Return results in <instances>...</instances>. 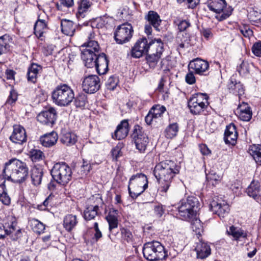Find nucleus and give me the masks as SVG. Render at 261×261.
<instances>
[{
  "instance_id": "1",
  "label": "nucleus",
  "mask_w": 261,
  "mask_h": 261,
  "mask_svg": "<svg viewBox=\"0 0 261 261\" xmlns=\"http://www.w3.org/2000/svg\"><path fill=\"white\" fill-rule=\"evenodd\" d=\"M180 169V166L171 160L163 161L155 165L153 174L160 185L159 190L162 195L167 192Z\"/></svg>"
},
{
  "instance_id": "2",
  "label": "nucleus",
  "mask_w": 261,
  "mask_h": 261,
  "mask_svg": "<svg viewBox=\"0 0 261 261\" xmlns=\"http://www.w3.org/2000/svg\"><path fill=\"white\" fill-rule=\"evenodd\" d=\"M29 169L26 163L16 158H12L6 162L3 170L5 180L13 183L21 184L29 177Z\"/></svg>"
},
{
  "instance_id": "3",
  "label": "nucleus",
  "mask_w": 261,
  "mask_h": 261,
  "mask_svg": "<svg viewBox=\"0 0 261 261\" xmlns=\"http://www.w3.org/2000/svg\"><path fill=\"white\" fill-rule=\"evenodd\" d=\"M50 174L52 179L48 184V188L50 191H54L57 185L64 187L69 183L72 179V171L67 164L61 162L54 164Z\"/></svg>"
},
{
  "instance_id": "4",
  "label": "nucleus",
  "mask_w": 261,
  "mask_h": 261,
  "mask_svg": "<svg viewBox=\"0 0 261 261\" xmlns=\"http://www.w3.org/2000/svg\"><path fill=\"white\" fill-rule=\"evenodd\" d=\"M53 103L61 107L69 106L74 98V92L68 85L60 84L51 92Z\"/></svg>"
},
{
  "instance_id": "5",
  "label": "nucleus",
  "mask_w": 261,
  "mask_h": 261,
  "mask_svg": "<svg viewBox=\"0 0 261 261\" xmlns=\"http://www.w3.org/2000/svg\"><path fill=\"white\" fill-rule=\"evenodd\" d=\"M199 206L198 199L195 196L182 198L177 207L178 215L181 219L190 221L196 217Z\"/></svg>"
},
{
  "instance_id": "6",
  "label": "nucleus",
  "mask_w": 261,
  "mask_h": 261,
  "mask_svg": "<svg viewBox=\"0 0 261 261\" xmlns=\"http://www.w3.org/2000/svg\"><path fill=\"white\" fill-rule=\"evenodd\" d=\"M142 252L144 258L149 261L165 259L168 256L164 246L158 241H153L145 243Z\"/></svg>"
},
{
  "instance_id": "7",
  "label": "nucleus",
  "mask_w": 261,
  "mask_h": 261,
  "mask_svg": "<svg viewBox=\"0 0 261 261\" xmlns=\"http://www.w3.org/2000/svg\"><path fill=\"white\" fill-rule=\"evenodd\" d=\"M148 179L146 175L142 173H137L133 175L129 178L128 191L129 196L136 199L148 188Z\"/></svg>"
},
{
  "instance_id": "8",
  "label": "nucleus",
  "mask_w": 261,
  "mask_h": 261,
  "mask_svg": "<svg viewBox=\"0 0 261 261\" xmlns=\"http://www.w3.org/2000/svg\"><path fill=\"white\" fill-rule=\"evenodd\" d=\"M206 93H197L192 95L188 100V107L193 115H200L206 110L209 102Z\"/></svg>"
},
{
  "instance_id": "9",
  "label": "nucleus",
  "mask_w": 261,
  "mask_h": 261,
  "mask_svg": "<svg viewBox=\"0 0 261 261\" xmlns=\"http://www.w3.org/2000/svg\"><path fill=\"white\" fill-rule=\"evenodd\" d=\"M131 138L138 152L144 153L149 144V140L148 135L141 125L136 124L134 126Z\"/></svg>"
},
{
  "instance_id": "10",
  "label": "nucleus",
  "mask_w": 261,
  "mask_h": 261,
  "mask_svg": "<svg viewBox=\"0 0 261 261\" xmlns=\"http://www.w3.org/2000/svg\"><path fill=\"white\" fill-rule=\"evenodd\" d=\"M207 7L211 11L217 14L215 18L219 21L228 18L233 11L231 7L227 6L225 0H212L208 4Z\"/></svg>"
},
{
  "instance_id": "11",
  "label": "nucleus",
  "mask_w": 261,
  "mask_h": 261,
  "mask_svg": "<svg viewBox=\"0 0 261 261\" xmlns=\"http://www.w3.org/2000/svg\"><path fill=\"white\" fill-rule=\"evenodd\" d=\"M133 33L132 24L128 22L124 23L117 26L114 32V38L117 44H123L129 41Z\"/></svg>"
},
{
  "instance_id": "12",
  "label": "nucleus",
  "mask_w": 261,
  "mask_h": 261,
  "mask_svg": "<svg viewBox=\"0 0 261 261\" xmlns=\"http://www.w3.org/2000/svg\"><path fill=\"white\" fill-rule=\"evenodd\" d=\"M156 40L158 39H154L148 43L147 39L145 37L139 39L132 48V56L135 58L141 57L144 54L148 51L150 46H153L154 45Z\"/></svg>"
},
{
  "instance_id": "13",
  "label": "nucleus",
  "mask_w": 261,
  "mask_h": 261,
  "mask_svg": "<svg viewBox=\"0 0 261 261\" xmlns=\"http://www.w3.org/2000/svg\"><path fill=\"white\" fill-rule=\"evenodd\" d=\"M57 118L56 109L49 107L41 111L37 116V120L43 125L53 126Z\"/></svg>"
},
{
  "instance_id": "14",
  "label": "nucleus",
  "mask_w": 261,
  "mask_h": 261,
  "mask_svg": "<svg viewBox=\"0 0 261 261\" xmlns=\"http://www.w3.org/2000/svg\"><path fill=\"white\" fill-rule=\"evenodd\" d=\"M100 87V79L96 75H89L86 76L82 82V88L84 91L87 93H94Z\"/></svg>"
},
{
  "instance_id": "15",
  "label": "nucleus",
  "mask_w": 261,
  "mask_h": 261,
  "mask_svg": "<svg viewBox=\"0 0 261 261\" xmlns=\"http://www.w3.org/2000/svg\"><path fill=\"white\" fill-rule=\"evenodd\" d=\"M153 47L155 48V53L147 54L146 57V60L150 68H154L161 58L164 49V43L161 39H158Z\"/></svg>"
},
{
  "instance_id": "16",
  "label": "nucleus",
  "mask_w": 261,
  "mask_h": 261,
  "mask_svg": "<svg viewBox=\"0 0 261 261\" xmlns=\"http://www.w3.org/2000/svg\"><path fill=\"white\" fill-rule=\"evenodd\" d=\"M208 62L199 58L190 61L188 65V69L193 70L195 74L199 75H207L209 69Z\"/></svg>"
},
{
  "instance_id": "17",
  "label": "nucleus",
  "mask_w": 261,
  "mask_h": 261,
  "mask_svg": "<svg viewBox=\"0 0 261 261\" xmlns=\"http://www.w3.org/2000/svg\"><path fill=\"white\" fill-rule=\"evenodd\" d=\"M210 209L220 219L227 216L229 212V205L226 201L221 200H213L210 204Z\"/></svg>"
},
{
  "instance_id": "18",
  "label": "nucleus",
  "mask_w": 261,
  "mask_h": 261,
  "mask_svg": "<svg viewBox=\"0 0 261 261\" xmlns=\"http://www.w3.org/2000/svg\"><path fill=\"white\" fill-rule=\"evenodd\" d=\"M129 129L128 120L123 119L118 124L114 132L112 134V138L117 140H122L127 136Z\"/></svg>"
},
{
  "instance_id": "19",
  "label": "nucleus",
  "mask_w": 261,
  "mask_h": 261,
  "mask_svg": "<svg viewBox=\"0 0 261 261\" xmlns=\"http://www.w3.org/2000/svg\"><path fill=\"white\" fill-rule=\"evenodd\" d=\"M109 59L107 56L103 53H99L95 60H94V67H95L97 73L102 75L106 73L108 71Z\"/></svg>"
},
{
  "instance_id": "20",
  "label": "nucleus",
  "mask_w": 261,
  "mask_h": 261,
  "mask_svg": "<svg viewBox=\"0 0 261 261\" xmlns=\"http://www.w3.org/2000/svg\"><path fill=\"white\" fill-rule=\"evenodd\" d=\"M227 87L229 93L239 97L245 93V87L242 83L237 80L234 75L229 79Z\"/></svg>"
},
{
  "instance_id": "21",
  "label": "nucleus",
  "mask_w": 261,
  "mask_h": 261,
  "mask_svg": "<svg viewBox=\"0 0 261 261\" xmlns=\"http://www.w3.org/2000/svg\"><path fill=\"white\" fill-rule=\"evenodd\" d=\"M198 242L195 243L194 250L196 252L197 258L204 259L211 253V249L207 242L198 239Z\"/></svg>"
},
{
  "instance_id": "22",
  "label": "nucleus",
  "mask_w": 261,
  "mask_h": 261,
  "mask_svg": "<svg viewBox=\"0 0 261 261\" xmlns=\"http://www.w3.org/2000/svg\"><path fill=\"white\" fill-rule=\"evenodd\" d=\"M238 134L234 123H231L227 125L224 135V141L225 144L233 146L236 145Z\"/></svg>"
},
{
  "instance_id": "23",
  "label": "nucleus",
  "mask_w": 261,
  "mask_h": 261,
  "mask_svg": "<svg viewBox=\"0 0 261 261\" xmlns=\"http://www.w3.org/2000/svg\"><path fill=\"white\" fill-rule=\"evenodd\" d=\"M9 138L15 144H22L27 140L25 129L20 125L14 126L13 132Z\"/></svg>"
},
{
  "instance_id": "24",
  "label": "nucleus",
  "mask_w": 261,
  "mask_h": 261,
  "mask_svg": "<svg viewBox=\"0 0 261 261\" xmlns=\"http://www.w3.org/2000/svg\"><path fill=\"white\" fill-rule=\"evenodd\" d=\"M246 193L250 197L257 202L261 200V185L258 180H253L246 190Z\"/></svg>"
},
{
  "instance_id": "25",
  "label": "nucleus",
  "mask_w": 261,
  "mask_h": 261,
  "mask_svg": "<svg viewBox=\"0 0 261 261\" xmlns=\"http://www.w3.org/2000/svg\"><path fill=\"white\" fill-rule=\"evenodd\" d=\"M79 223L77 216L72 214H66L63 218V227L68 232L74 230Z\"/></svg>"
},
{
  "instance_id": "26",
  "label": "nucleus",
  "mask_w": 261,
  "mask_h": 261,
  "mask_svg": "<svg viewBox=\"0 0 261 261\" xmlns=\"http://www.w3.org/2000/svg\"><path fill=\"white\" fill-rule=\"evenodd\" d=\"M95 34L93 32L90 33L88 41L81 46V51L91 50L93 53L99 54L100 53V46L97 41L94 40Z\"/></svg>"
},
{
  "instance_id": "27",
  "label": "nucleus",
  "mask_w": 261,
  "mask_h": 261,
  "mask_svg": "<svg viewBox=\"0 0 261 261\" xmlns=\"http://www.w3.org/2000/svg\"><path fill=\"white\" fill-rule=\"evenodd\" d=\"M227 234L231 237L232 240L237 242L241 241L242 239H246L247 237V233L242 228L232 225L227 229Z\"/></svg>"
},
{
  "instance_id": "28",
  "label": "nucleus",
  "mask_w": 261,
  "mask_h": 261,
  "mask_svg": "<svg viewBox=\"0 0 261 261\" xmlns=\"http://www.w3.org/2000/svg\"><path fill=\"white\" fill-rule=\"evenodd\" d=\"M77 11L76 16L79 20L85 17L88 11H89L92 3L89 0H80L77 2Z\"/></svg>"
},
{
  "instance_id": "29",
  "label": "nucleus",
  "mask_w": 261,
  "mask_h": 261,
  "mask_svg": "<svg viewBox=\"0 0 261 261\" xmlns=\"http://www.w3.org/2000/svg\"><path fill=\"white\" fill-rule=\"evenodd\" d=\"M43 174V168L41 166H34L31 170L32 184L35 186L40 185L42 181Z\"/></svg>"
},
{
  "instance_id": "30",
  "label": "nucleus",
  "mask_w": 261,
  "mask_h": 261,
  "mask_svg": "<svg viewBox=\"0 0 261 261\" xmlns=\"http://www.w3.org/2000/svg\"><path fill=\"white\" fill-rule=\"evenodd\" d=\"M58 135L57 132L52 131L45 134L40 138L41 144L44 147H50L55 145L57 142Z\"/></svg>"
},
{
  "instance_id": "31",
  "label": "nucleus",
  "mask_w": 261,
  "mask_h": 261,
  "mask_svg": "<svg viewBox=\"0 0 261 261\" xmlns=\"http://www.w3.org/2000/svg\"><path fill=\"white\" fill-rule=\"evenodd\" d=\"M81 57L85 66L87 68H92L94 66V60L98 54L93 53L91 50L81 51Z\"/></svg>"
},
{
  "instance_id": "32",
  "label": "nucleus",
  "mask_w": 261,
  "mask_h": 261,
  "mask_svg": "<svg viewBox=\"0 0 261 261\" xmlns=\"http://www.w3.org/2000/svg\"><path fill=\"white\" fill-rule=\"evenodd\" d=\"M145 19L156 31H160L159 27L161 25L162 20L156 12L152 10L149 11L148 13L145 16Z\"/></svg>"
},
{
  "instance_id": "33",
  "label": "nucleus",
  "mask_w": 261,
  "mask_h": 261,
  "mask_svg": "<svg viewBox=\"0 0 261 261\" xmlns=\"http://www.w3.org/2000/svg\"><path fill=\"white\" fill-rule=\"evenodd\" d=\"M238 110V117L239 119L243 121H249L252 118V112L251 108L247 103L243 102L239 106Z\"/></svg>"
},
{
  "instance_id": "34",
  "label": "nucleus",
  "mask_w": 261,
  "mask_h": 261,
  "mask_svg": "<svg viewBox=\"0 0 261 261\" xmlns=\"http://www.w3.org/2000/svg\"><path fill=\"white\" fill-rule=\"evenodd\" d=\"M118 211L114 208H110L106 219L109 224V229L117 228L118 226Z\"/></svg>"
},
{
  "instance_id": "35",
  "label": "nucleus",
  "mask_w": 261,
  "mask_h": 261,
  "mask_svg": "<svg viewBox=\"0 0 261 261\" xmlns=\"http://www.w3.org/2000/svg\"><path fill=\"white\" fill-rule=\"evenodd\" d=\"M10 222L6 223V226H4L0 223V239H3L8 233L12 232L14 230V227L16 225V218L11 217L9 218Z\"/></svg>"
},
{
  "instance_id": "36",
  "label": "nucleus",
  "mask_w": 261,
  "mask_h": 261,
  "mask_svg": "<svg viewBox=\"0 0 261 261\" xmlns=\"http://www.w3.org/2000/svg\"><path fill=\"white\" fill-rule=\"evenodd\" d=\"M248 152L257 165L261 166V145L253 144L249 148Z\"/></svg>"
},
{
  "instance_id": "37",
  "label": "nucleus",
  "mask_w": 261,
  "mask_h": 261,
  "mask_svg": "<svg viewBox=\"0 0 261 261\" xmlns=\"http://www.w3.org/2000/svg\"><path fill=\"white\" fill-rule=\"evenodd\" d=\"M61 31L63 34L67 36H73L75 30L74 23L70 20H62L61 23Z\"/></svg>"
},
{
  "instance_id": "38",
  "label": "nucleus",
  "mask_w": 261,
  "mask_h": 261,
  "mask_svg": "<svg viewBox=\"0 0 261 261\" xmlns=\"http://www.w3.org/2000/svg\"><path fill=\"white\" fill-rule=\"evenodd\" d=\"M121 242L122 244H133L135 241L134 235L130 230L124 227L120 228Z\"/></svg>"
},
{
  "instance_id": "39",
  "label": "nucleus",
  "mask_w": 261,
  "mask_h": 261,
  "mask_svg": "<svg viewBox=\"0 0 261 261\" xmlns=\"http://www.w3.org/2000/svg\"><path fill=\"white\" fill-rule=\"evenodd\" d=\"M42 68L40 65L36 63H32L28 70V80L33 83H35L37 81L39 71Z\"/></svg>"
},
{
  "instance_id": "40",
  "label": "nucleus",
  "mask_w": 261,
  "mask_h": 261,
  "mask_svg": "<svg viewBox=\"0 0 261 261\" xmlns=\"http://www.w3.org/2000/svg\"><path fill=\"white\" fill-rule=\"evenodd\" d=\"M126 106L129 109H137L141 110L144 106V101L136 95H131L126 103Z\"/></svg>"
},
{
  "instance_id": "41",
  "label": "nucleus",
  "mask_w": 261,
  "mask_h": 261,
  "mask_svg": "<svg viewBox=\"0 0 261 261\" xmlns=\"http://www.w3.org/2000/svg\"><path fill=\"white\" fill-rule=\"evenodd\" d=\"M34 34L38 38H41L47 30V24L44 20L38 19L34 25Z\"/></svg>"
},
{
  "instance_id": "42",
  "label": "nucleus",
  "mask_w": 261,
  "mask_h": 261,
  "mask_svg": "<svg viewBox=\"0 0 261 261\" xmlns=\"http://www.w3.org/2000/svg\"><path fill=\"white\" fill-rule=\"evenodd\" d=\"M99 206L98 205H89L84 211L83 217L85 220L94 219L97 215Z\"/></svg>"
},
{
  "instance_id": "43",
  "label": "nucleus",
  "mask_w": 261,
  "mask_h": 261,
  "mask_svg": "<svg viewBox=\"0 0 261 261\" xmlns=\"http://www.w3.org/2000/svg\"><path fill=\"white\" fill-rule=\"evenodd\" d=\"M178 131V124L176 122L171 123L165 130V136L168 139H172L177 136Z\"/></svg>"
},
{
  "instance_id": "44",
  "label": "nucleus",
  "mask_w": 261,
  "mask_h": 261,
  "mask_svg": "<svg viewBox=\"0 0 261 261\" xmlns=\"http://www.w3.org/2000/svg\"><path fill=\"white\" fill-rule=\"evenodd\" d=\"M60 140L62 143L66 146H71L76 142V136L71 132H65L62 134Z\"/></svg>"
},
{
  "instance_id": "45",
  "label": "nucleus",
  "mask_w": 261,
  "mask_h": 261,
  "mask_svg": "<svg viewBox=\"0 0 261 261\" xmlns=\"http://www.w3.org/2000/svg\"><path fill=\"white\" fill-rule=\"evenodd\" d=\"M189 37L187 33H178L176 39V43L177 46V49H183L186 47H188L189 44Z\"/></svg>"
},
{
  "instance_id": "46",
  "label": "nucleus",
  "mask_w": 261,
  "mask_h": 261,
  "mask_svg": "<svg viewBox=\"0 0 261 261\" xmlns=\"http://www.w3.org/2000/svg\"><path fill=\"white\" fill-rule=\"evenodd\" d=\"M93 228L94 231V234H92L93 232L92 231V228H91V230L87 232V236L90 235L91 236L90 238V241L91 243H94L97 242L100 238H101L102 234L99 229L98 224L97 222H95L94 223Z\"/></svg>"
},
{
  "instance_id": "47",
  "label": "nucleus",
  "mask_w": 261,
  "mask_h": 261,
  "mask_svg": "<svg viewBox=\"0 0 261 261\" xmlns=\"http://www.w3.org/2000/svg\"><path fill=\"white\" fill-rule=\"evenodd\" d=\"M173 23L177 26L179 32H182L191 26L190 20L188 19H182L179 17H176L173 21Z\"/></svg>"
},
{
  "instance_id": "48",
  "label": "nucleus",
  "mask_w": 261,
  "mask_h": 261,
  "mask_svg": "<svg viewBox=\"0 0 261 261\" xmlns=\"http://www.w3.org/2000/svg\"><path fill=\"white\" fill-rule=\"evenodd\" d=\"M5 181L0 182V201L5 205L10 204L11 199L7 194L5 184Z\"/></svg>"
},
{
  "instance_id": "49",
  "label": "nucleus",
  "mask_w": 261,
  "mask_h": 261,
  "mask_svg": "<svg viewBox=\"0 0 261 261\" xmlns=\"http://www.w3.org/2000/svg\"><path fill=\"white\" fill-rule=\"evenodd\" d=\"M31 226L33 231L38 234L43 233L45 228V225L35 218L31 221Z\"/></svg>"
},
{
  "instance_id": "50",
  "label": "nucleus",
  "mask_w": 261,
  "mask_h": 261,
  "mask_svg": "<svg viewBox=\"0 0 261 261\" xmlns=\"http://www.w3.org/2000/svg\"><path fill=\"white\" fill-rule=\"evenodd\" d=\"M74 104L76 108L84 109L88 103L87 97L84 93H80L74 98Z\"/></svg>"
},
{
  "instance_id": "51",
  "label": "nucleus",
  "mask_w": 261,
  "mask_h": 261,
  "mask_svg": "<svg viewBox=\"0 0 261 261\" xmlns=\"http://www.w3.org/2000/svg\"><path fill=\"white\" fill-rule=\"evenodd\" d=\"M222 177L217 174L214 171H211L208 173L206 174V178L210 184L215 186L216 185L220 182Z\"/></svg>"
},
{
  "instance_id": "52",
  "label": "nucleus",
  "mask_w": 261,
  "mask_h": 261,
  "mask_svg": "<svg viewBox=\"0 0 261 261\" xmlns=\"http://www.w3.org/2000/svg\"><path fill=\"white\" fill-rule=\"evenodd\" d=\"M9 38L7 34L0 37V56L7 53L9 50Z\"/></svg>"
},
{
  "instance_id": "53",
  "label": "nucleus",
  "mask_w": 261,
  "mask_h": 261,
  "mask_svg": "<svg viewBox=\"0 0 261 261\" xmlns=\"http://www.w3.org/2000/svg\"><path fill=\"white\" fill-rule=\"evenodd\" d=\"M191 228L195 232L198 239H200L203 233V226L199 219H195L191 223Z\"/></svg>"
},
{
  "instance_id": "54",
  "label": "nucleus",
  "mask_w": 261,
  "mask_h": 261,
  "mask_svg": "<svg viewBox=\"0 0 261 261\" xmlns=\"http://www.w3.org/2000/svg\"><path fill=\"white\" fill-rule=\"evenodd\" d=\"M124 146V145L122 142H119L115 147L112 148L111 153L113 161L116 162L119 158L122 156L123 153L121 150Z\"/></svg>"
},
{
  "instance_id": "55",
  "label": "nucleus",
  "mask_w": 261,
  "mask_h": 261,
  "mask_svg": "<svg viewBox=\"0 0 261 261\" xmlns=\"http://www.w3.org/2000/svg\"><path fill=\"white\" fill-rule=\"evenodd\" d=\"M29 153L30 158L33 162H39L45 158L44 153L39 149H32Z\"/></svg>"
},
{
  "instance_id": "56",
  "label": "nucleus",
  "mask_w": 261,
  "mask_h": 261,
  "mask_svg": "<svg viewBox=\"0 0 261 261\" xmlns=\"http://www.w3.org/2000/svg\"><path fill=\"white\" fill-rule=\"evenodd\" d=\"M166 110V108L164 106L156 105L153 106L149 111L155 117V118H158L162 116Z\"/></svg>"
},
{
  "instance_id": "57",
  "label": "nucleus",
  "mask_w": 261,
  "mask_h": 261,
  "mask_svg": "<svg viewBox=\"0 0 261 261\" xmlns=\"http://www.w3.org/2000/svg\"><path fill=\"white\" fill-rule=\"evenodd\" d=\"M119 83L118 79L114 75L111 76L106 83V86L108 90H114Z\"/></svg>"
},
{
  "instance_id": "58",
  "label": "nucleus",
  "mask_w": 261,
  "mask_h": 261,
  "mask_svg": "<svg viewBox=\"0 0 261 261\" xmlns=\"http://www.w3.org/2000/svg\"><path fill=\"white\" fill-rule=\"evenodd\" d=\"M95 164V163H88L87 161L83 160V165L81 166V174L82 175H87L92 170V166Z\"/></svg>"
},
{
  "instance_id": "59",
  "label": "nucleus",
  "mask_w": 261,
  "mask_h": 261,
  "mask_svg": "<svg viewBox=\"0 0 261 261\" xmlns=\"http://www.w3.org/2000/svg\"><path fill=\"white\" fill-rule=\"evenodd\" d=\"M237 71L242 76H245L249 73V67L248 63L243 61L240 66L237 67Z\"/></svg>"
},
{
  "instance_id": "60",
  "label": "nucleus",
  "mask_w": 261,
  "mask_h": 261,
  "mask_svg": "<svg viewBox=\"0 0 261 261\" xmlns=\"http://www.w3.org/2000/svg\"><path fill=\"white\" fill-rule=\"evenodd\" d=\"M153 211L155 216L158 218H161L165 214V206L160 203L155 204L153 207Z\"/></svg>"
},
{
  "instance_id": "61",
  "label": "nucleus",
  "mask_w": 261,
  "mask_h": 261,
  "mask_svg": "<svg viewBox=\"0 0 261 261\" xmlns=\"http://www.w3.org/2000/svg\"><path fill=\"white\" fill-rule=\"evenodd\" d=\"M18 94L15 90L12 88L10 91V94L7 99L6 103L9 105H13L17 101Z\"/></svg>"
},
{
  "instance_id": "62",
  "label": "nucleus",
  "mask_w": 261,
  "mask_h": 261,
  "mask_svg": "<svg viewBox=\"0 0 261 261\" xmlns=\"http://www.w3.org/2000/svg\"><path fill=\"white\" fill-rule=\"evenodd\" d=\"M17 222L16 221V225L14 228V230L12 231V232H10V233H8V235L10 236L11 239L14 241H16L20 238L22 234L21 229L19 228L17 229Z\"/></svg>"
},
{
  "instance_id": "63",
  "label": "nucleus",
  "mask_w": 261,
  "mask_h": 261,
  "mask_svg": "<svg viewBox=\"0 0 261 261\" xmlns=\"http://www.w3.org/2000/svg\"><path fill=\"white\" fill-rule=\"evenodd\" d=\"M194 72L191 69H188V72L185 76V82L189 85H193L196 83V77Z\"/></svg>"
},
{
  "instance_id": "64",
  "label": "nucleus",
  "mask_w": 261,
  "mask_h": 261,
  "mask_svg": "<svg viewBox=\"0 0 261 261\" xmlns=\"http://www.w3.org/2000/svg\"><path fill=\"white\" fill-rule=\"evenodd\" d=\"M252 53L257 57H261V41L255 42L252 47Z\"/></svg>"
}]
</instances>
